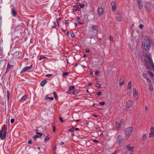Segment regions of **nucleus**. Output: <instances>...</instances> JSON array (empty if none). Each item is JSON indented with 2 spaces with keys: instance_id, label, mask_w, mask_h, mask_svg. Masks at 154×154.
<instances>
[{
  "instance_id": "f257e3e1",
  "label": "nucleus",
  "mask_w": 154,
  "mask_h": 154,
  "mask_svg": "<svg viewBox=\"0 0 154 154\" xmlns=\"http://www.w3.org/2000/svg\"><path fill=\"white\" fill-rule=\"evenodd\" d=\"M144 48L146 51H148L150 47V40L147 37L145 38L144 42Z\"/></svg>"
},
{
  "instance_id": "f03ea898",
  "label": "nucleus",
  "mask_w": 154,
  "mask_h": 154,
  "mask_svg": "<svg viewBox=\"0 0 154 154\" xmlns=\"http://www.w3.org/2000/svg\"><path fill=\"white\" fill-rule=\"evenodd\" d=\"M133 128L132 127H129L126 128L125 131V135L128 136H130L132 134Z\"/></svg>"
},
{
  "instance_id": "7ed1b4c3",
  "label": "nucleus",
  "mask_w": 154,
  "mask_h": 154,
  "mask_svg": "<svg viewBox=\"0 0 154 154\" xmlns=\"http://www.w3.org/2000/svg\"><path fill=\"white\" fill-rule=\"evenodd\" d=\"M116 18L117 20L119 21H121L122 19V13L120 11H117L116 13Z\"/></svg>"
},
{
  "instance_id": "20e7f679",
  "label": "nucleus",
  "mask_w": 154,
  "mask_h": 154,
  "mask_svg": "<svg viewBox=\"0 0 154 154\" xmlns=\"http://www.w3.org/2000/svg\"><path fill=\"white\" fill-rule=\"evenodd\" d=\"M7 128H6V130L5 131H4L3 134V131L2 130H0V138H1V139L2 140H4L5 137L6 136V133L7 132Z\"/></svg>"
},
{
  "instance_id": "39448f33",
  "label": "nucleus",
  "mask_w": 154,
  "mask_h": 154,
  "mask_svg": "<svg viewBox=\"0 0 154 154\" xmlns=\"http://www.w3.org/2000/svg\"><path fill=\"white\" fill-rule=\"evenodd\" d=\"M143 0H137L138 3L139 8L140 10H141L143 8Z\"/></svg>"
},
{
  "instance_id": "423d86ee",
  "label": "nucleus",
  "mask_w": 154,
  "mask_h": 154,
  "mask_svg": "<svg viewBox=\"0 0 154 154\" xmlns=\"http://www.w3.org/2000/svg\"><path fill=\"white\" fill-rule=\"evenodd\" d=\"M98 29L96 25H94L92 27V32L95 33H97L98 32Z\"/></svg>"
},
{
  "instance_id": "0eeeda50",
  "label": "nucleus",
  "mask_w": 154,
  "mask_h": 154,
  "mask_svg": "<svg viewBox=\"0 0 154 154\" xmlns=\"http://www.w3.org/2000/svg\"><path fill=\"white\" fill-rule=\"evenodd\" d=\"M133 91L134 97L136 100H137L138 97V94L137 91L135 88H133Z\"/></svg>"
},
{
  "instance_id": "6e6552de",
  "label": "nucleus",
  "mask_w": 154,
  "mask_h": 154,
  "mask_svg": "<svg viewBox=\"0 0 154 154\" xmlns=\"http://www.w3.org/2000/svg\"><path fill=\"white\" fill-rule=\"evenodd\" d=\"M150 132L149 133V137H153L154 136V128L152 126L150 129Z\"/></svg>"
},
{
  "instance_id": "1a4fd4ad",
  "label": "nucleus",
  "mask_w": 154,
  "mask_h": 154,
  "mask_svg": "<svg viewBox=\"0 0 154 154\" xmlns=\"http://www.w3.org/2000/svg\"><path fill=\"white\" fill-rule=\"evenodd\" d=\"M146 7L147 9V11H150L151 10L150 8V3L149 2H147L146 3Z\"/></svg>"
},
{
  "instance_id": "9d476101",
  "label": "nucleus",
  "mask_w": 154,
  "mask_h": 154,
  "mask_svg": "<svg viewBox=\"0 0 154 154\" xmlns=\"http://www.w3.org/2000/svg\"><path fill=\"white\" fill-rule=\"evenodd\" d=\"M124 77L123 76H122L120 78L119 80V84L120 86H122L123 85V84H124Z\"/></svg>"
},
{
  "instance_id": "9b49d317",
  "label": "nucleus",
  "mask_w": 154,
  "mask_h": 154,
  "mask_svg": "<svg viewBox=\"0 0 154 154\" xmlns=\"http://www.w3.org/2000/svg\"><path fill=\"white\" fill-rule=\"evenodd\" d=\"M132 104L133 103L132 101L129 100L126 103V107L127 108H129L132 106Z\"/></svg>"
},
{
  "instance_id": "f8f14e48",
  "label": "nucleus",
  "mask_w": 154,
  "mask_h": 154,
  "mask_svg": "<svg viewBox=\"0 0 154 154\" xmlns=\"http://www.w3.org/2000/svg\"><path fill=\"white\" fill-rule=\"evenodd\" d=\"M132 87V83L131 81H129L128 82V88L127 89V91L128 92H130L131 91V88Z\"/></svg>"
},
{
  "instance_id": "ddd939ff",
  "label": "nucleus",
  "mask_w": 154,
  "mask_h": 154,
  "mask_svg": "<svg viewBox=\"0 0 154 154\" xmlns=\"http://www.w3.org/2000/svg\"><path fill=\"white\" fill-rule=\"evenodd\" d=\"M103 13L104 10L102 8H98V13L99 15L100 16L102 15L103 14Z\"/></svg>"
},
{
  "instance_id": "4468645a",
  "label": "nucleus",
  "mask_w": 154,
  "mask_h": 154,
  "mask_svg": "<svg viewBox=\"0 0 154 154\" xmlns=\"http://www.w3.org/2000/svg\"><path fill=\"white\" fill-rule=\"evenodd\" d=\"M36 133V134H38V135L36 134L35 135V138H40L42 136H43L44 137L45 136V134H42L39 132H37Z\"/></svg>"
},
{
  "instance_id": "2eb2a0df",
  "label": "nucleus",
  "mask_w": 154,
  "mask_h": 154,
  "mask_svg": "<svg viewBox=\"0 0 154 154\" xmlns=\"http://www.w3.org/2000/svg\"><path fill=\"white\" fill-rule=\"evenodd\" d=\"M11 14L12 16L14 17H15L17 15V13L16 11L13 8H11Z\"/></svg>"
},
{
  "instance_id": "dca6fc26",
  "label": "nucleus",
  "mask_w": 154,
  "mask_h": 154,
  "mask_svg": "<svg viewBox=\"0 0 154 154\" xmlns=\"http://www.w3.org/2000/svg\"><path fill=\"white\" fill-rule=\"evenodd\" d=\"M122 140L123 138L122 137L121 135H119L117 138V142L121 143V141Z\"/></svg>"
},
{
  "instance_id": "f3484780",
  "label": "nucleus",
  "mask_w": 154,
  "mask_h": 154,
  "mask_svg": "<svg viewBox=\"0 0 154 154\" xmlns=\"http://www.w3.org/2000/svg\"><path fill=\"white\" fill-rule=\"evenodd\" d=\"M75 88V86H70L69 88V90L67 91V93L69 94H70L72 92V90H73Z\"/></svg>"
},
{
  "instance_id": "a211bd4d",
  "label": "nucleus",
  "mask_w": 154,
  "mask_h": 154,
  "mask_svg": "<svg viewBox=\"0 0 154 154\" xmlns=\"http://www.w3.org/2000/svg\"><path fill=\"white\" fill-rule=\"evenodd\" d=\"M120 125L118 122H116L115 124V129L117 130H118Z\"/></svg>"
},
{
  "instance_id": "6ab92c4d",
  "label": "nucleus",
  "mask_w": 154,
  "mask_h": 154,
  "mask_svg": "<svg viewBox=\"0 0 154 154\" xmlns=\"http://www.w3.org/2000/svg\"><path fill=\"white\" fill-rule=\"evenodd\" d=\"M126 147L129 149V150L132 151L133 150V147L131 146V145L130 144L127 145H126Z\"/></svg>"
},
{
  "instance_id": "aec40b11",
  "label": "nucleus",
  "mask_w": 154,
  "mask_h": 154,
  "mask_svg": "<svg viewBox=\"0 0 154 154\" xmlns=\"http://www.w3.org/2000/svg\"><path fill=\"white\" fill-rule=\"evenodd\" d=\"M28 95H26L23 96L21 98L19 102L24 101L27 98Z\"/></svg>"
},
{
  "instance_id": "412c9836",
  "label": "nucleus",
  "mask_w": 154,
  "mask_h": 154,
  "mask_svg": "<svg viewBox=\"0 0 154 154\" xmlns=\"http://www.w3.org/2000/svg\"><path fill=\"white\" fill-rule=\"evenodd\" d=\"M79 92V89H74L73 91V93L75 95L77 94Z\"/></svg>"
},
{
  "instance_id": "4be33fe9",
  "label": "nucleus",
  "mask_w": 154,
  "mask_h": 154,
  "mask_svg": "<svg viewBox=\"0 0 154 154\" xmlns=\"http://www.w3.org/2000/svg\"><path fill=\"white\" fill-rule=\"evenodd\" d=\"M21 54V53L20 51H16L15 52V55L17 56L18 55V57H20Z\"/></svg>"
},
{
  "instance_id": "5701e85b",
  "label": "nucleus",
  "mask_w": 154,
  "mask_h": 154,
  "mask_svg": "<svg viewBox=\"0 0 154 154\" xmlns=\"http://www.w3.org/2000/svg\"><path fill=\"white\" fill-rule=\"evenodd\" d=\"M12 66L10 65L9 63L8 64L7 66V67L6 71L8 72L10 70V69L11 68Z\"/></svg>"
},
{
  "instance_id": "b1692460",
  "label": "nucleus",
  "mask_w": 154,
  "mask_h": 154,
  "mask_svg": "<svg viewBox=\"0 0 154 154\" xmlns=\"http://www.w3.org/2000/svg\"><path fill=\"white\" fill-rule=\"evenodd\" d=\"M149 89L150 91H152L153 90V86L152 85V84H150L149 85Z\"/></svg>"
},
{
  "instance_id": "393cba45",
  "label": "nucleus",
  "mask_w": 154,
  "mask_h": 154,
  "mask_svg": "<svg viewBox=\"0 0 154 154\" xmlns=\"http://www.w3.org/2000/svg\"><path fill=\"white\" fill-rule=\"evenodd\" d=\"M147 135L146 134H144L142 137V140L145 141L146 139Z\"/></svg>"
},
{
  "instance_id": "a878e982",
  "label": "nucleus",
  "mask_w": 154,
  "mask_h": 154,
  "mask_svg": "<svg viewBox=\"0 0 154 154\" xmlns=\"http://www.w3.org/2000/svg\"><path fill=\"white\" fill-rule=\"evenodd\" d=\"M47 81L46 80H44L41 82L40 83V85L41 86H43L46 83Z\"/></svg>"
},
{
  "instance_id": "bb28decb",
  "label": "nucleus",
  "mask_w": 154,
  "mask_h": 154,
  "mask_svg": "<svg viewBox=\"0 0 154 154\" xmlns=\"http://www.w3.org/2000/svg\"><path fill=\"white\" fill-rule=\"evenodd\" d=\"M146 79L147 82L148 83L149 85L150 84H152V82L149 78H147Z\"/></svg>"
},
{
  "instance_id": "cd10ccee",
  "label": "nucleus",
  "mask_w": 154,
  "mask_h": 154,
  "mask_svg": "<svg viewBox=\"0 0 154 154\" xmlns=\"http://www.w3.org/2000/svg\"><path fill=\"white\" fill-rule=\"evenodd\" d=\"M45 99H49L50 100H52L54 99V98L53 97H49L48 95H46L45 97Z\"/></svg>"
},
{
  "instance_id": "c85d7f7f",
  "label": "nucleus",
  "mask_w": 154,
  "mask_h": 154,
  "mask_svg": "<svg viewBox=\"0 0 154 154\" xmlns=\"http://www.w3.org/2000/svg\"><path fill=\"white\" fill-rule=\"evenodd\" d=\"M32 67V66L31 65L29 66H26L25 67L26 71L30 69Z\"/></svg>"
},
{
  "instance_id": "c756f323",
  "label": "nucleus",
  "mask_w": 154,
  "mask_h": 154,
  "mask_svg": "<svg viewBox=\"0 0 154 154\" xmlns=\"http://www.w3.org/2000/svg\"><path fill=\"white\" fill-rule=\"evenodd\" d=\"M26 71V69L25 68V67L23 68L22 69L20 73V74Z\"/></svg>"
},
{
  "instance_id": "7c9ffc66",
  "label": "nucleus",
  "mask_w": 154,
  "mask_h": 154,
  "mask_svg": "<svg viewBox=\"0 0 154 154\" xmlns=\"http://www.w3.org/2000/svg\"><path fill=\"white\" fill-rule=\"evenodd\" d=\"M125 124V121L124 119H122L120 121V125L124 124Z\"/></svg>"
},
{
  "instance_id": "2f4dec72",
  "label": "nucleus",
  "mask_w": 154,
  "mask_h": 154,
  "mask_svg": "<svg viewBox=\"0 0 154 154\" xmlns=\"http://www.w3.org/2000/svg\"><path fill=\"white\" fill-rule=\"evenodd\" d=\"M142 75L145 79L147 78V74L144 72H143L142 74Z\"/></svg>"
},
{
  "instance_id": "473e14b6",
  "label": "nucleus",
  "mask_w": 154,
  "mask_h": 154,
  "mask_svg": "<svg viewBox=\"0 0 154 154\" xmlns=\"http://www.w3.org/2000/svg\"><path fill=\"white\" fill-rule=\"evenodd\" d=\"M53 75L52 74H47L45 75V76L47 77H50Z\"/></svg>"
},
{
  "instance_id": "72a5a7b5",
  "label": "nucleus",
  "mask_w": 154,
  "mask_h": 154,
  "mask_svg": "<svg viewBox=\"0 0 154 154\" xmlns=\"http://www.w3.org/2000/svg\"><path fill=\"white\" fill-rule=\"evenodd\" d=\"M49 138L47 136H46L45 137V141L46 142H48V140H49Z\"/></svg>"
},
{
  "instance_id": "f704fd0d",
  "label": "nucleus",
  "mask_w": 154,
  "mask_h": 154,
  "mask_svg": "<svg viewBox=\"0 0 154 154\" xmlns=\"http://www.w3.org/2000/svg\"><path fill=\"white\" fill-rule=\"evenodd\" d=\"M7 98L8 99V100L10 98V92L9 91H7Z\"/></svg>"
},
{
  "instance_id": "c9c22d12",
  "label": "nucleus",
  "mask_w": 154,
  "mask_h": 154,
  "mask_svg": "<svg viewBox=\"0 0 154 154\" xmlns=\"http://www.w3.org/2000/svg\"><path fill=\"white\" fill-rule=\"evenodd\" d=\"M61 20L60 18L58 20L57 19L56 20L57 21V24L58 26H59V23L61 22Z\"/></svg>"
},
{
  "instance_id": "e433bc0d",
  "label": "nucleus",
  "mask_w": 154,
  "mask_h": 154,
  "mask_svg": "<svg viewBox=\"0 0 154 154\" xmlns=\"http://www.w3.org/2000/svg\"><path fill=\"white\" fill-rule=\"evenodd\" d=\"M45 58H46L44 56H42L40 57V58L39 59V60H41Z\"/></svg>"
},
{
  "instance_id": "4c0bfd02",
  "label": "nucleus",
  "mask_w": 154,
  "mask_h": 154,
  "mask_svg": "<svg viewBox=\"0 0 154 154\" xmlns=\"http://www.w3.org/2000/svg\"><path fill=\"white\" fill-rule=\"evenodd\" d=\"M96 86L98 88H101V85L100 84L97 83L96 85Z\"/></svg>"
},
{
  "instance_id": "58836bf2",
  "label": "nucleus",
  "mask_w": 154,
  "mask_h": 154,
  "mask_svg": "<svg viewBox=\"0 0 154 154\" xmlns=\"http://www.w3.org/2000/svg\"><path fill=\"white\" fill-rule=\"evenodd\" d=\"M69 74V73L68 72H66L63 73V76H67V75Z\"/></svg>"
},
{
  "instance_id": "ea45409f",
  "label": "nucleus",
  "mask_w": 154,
  "mask_h": 154,
  "mask_svg": "<svg viewBox=\"0 0 154 154\" xmlns=\"http://www.w3.org/2000/svg\"><path fill=\"white\" fill-rule=\"evenodd\" d=\"M72 38H74L75 37V35L74 33L72 32V33L70 34Z\"/></svg>"
},
{
  "instance_id": "a19ab883",
  "label": "nucleus",
  "mask_w": 154,
  "mask_h": 154,
  "mask_svg": "<svg viewBox=\"0 0 154 154\" xmlns=\"http://www.w3.org/2000/svg\"><path fill=\"white\" fill-rule=\"evenodd\" d=\"M148 72L150 75H151L152 77L153 76V74L150 71H149Z\"/></svg>"
},
{
  "instance_id": "79ce46f5",
  "label": "nucleus",
  "mask_w": 154,
  "mask_h": 154,
  "mask_svg": "<svg viewBox=\"0 0 154 154\" xmlns=\"http://www.w3.org/2000/svg\"><path fill=\"white\" fill-rule=\"evenodd\" d=\"M145 110L146 112H149L148 109L146 106H145Z\"/></svg>"
},
{
  "instance_id": "37998d69",
  "label": "nucleus",
  "mask_w": 154,
  "mask_h": 154,
  "mask_svg": "<svg viewBox=\"0 0 154 154\" xmlns=\"http://www.w3.org/2000/svg\"><path fill=\"white\" fill-rule=\"evenodd\" d=\"M143 25L142 24H140L139 26V27L140 28V29H142L143 28Z\"/></svg>"
},
{
  "instance_id": "c03bdc74",
  "label": "nucleus",
  "mask_w": 154,
  "mask_h": 154,
  "mask_svg": "<svg viewBox=\"0 0 154 154\" xmlns=\"http://www.w3.org/2000/svg\"><path fill=\"white\" fill-rule=\"evenodd\" d=\"M80 10H81L80 8L79 7H77L75 9V10L76 11H80Z\"/></svg>"
},
{
  "instance_id": "a18cd8bd",
  "label": "nucleus",
  "mask_w": 154,
  "mask_h": 154,
  "mask_svg": "<svg viewBox=\"0 0 154 154\" xmlns=\"http://www.w3.org/2000/svg\"><path fill=\"white\" fill-rule=\"evenodd\" d=\"M76 19L78 22H80L81 21V19L79 17H77Z\"/></svg>"
},
{
  "instance_id": "49530a36",
  "label": "nucleus",
  "mask_w": 154,
  "mask_h": 154,
  "mask_svg": "<svg viewBox=\"0 0 154 154\" xmlns=\"http://www.w3.org/2000/svg\"><path fill=\"white\" fill-rule=\"evenodd\" d=\"M113 37L112 36H110V41H112V42H113Z\"/></svg>"
},
{
  "instance_id": "de8ad7c7",
  "label": "nucleus",
  "mask_w": 154,
  "mask_h": 154,
  "mask_svg": "<svg viewBox=\"0 0 154 154\" xmlns=\"http://www.w3.org/2000/svg\"><path fill=\"white\" fill-rule=\"evenodd\" d=\"M112 8L113 10H115L116 8V5H113L112 6Z\"/></svg>"
},
{
  "instance_id": "09e8293b",
  "label": "nucleus",
  "mask_w": 154,
  "mask_h": 154,
  "mask_svg": "<svg viewBox=\"0 0 154 154\" xmlns=\"http://www.w3.org/2000/svg\"><path fill=\"white\" fill-rule=\"evenodd\" d=\"M73 127H72V128H70V129H69V132H73Z\"/></svg>"
},
{
  "instance_id": "8fccbe9b",
  "label": "nucleus",
  "mask_w": 154,
  "mask_h": 154,
  "mask_svg": "<svg viewBox=\"0 0 154 154\" xmlns=\"http://www.w3.org/2000/svg\"><path fill=\"white\" fill-rule=\"evenodd\" d=\"M53 94H54V97L55 98H57V95L56 94V92L55 91L54 92Z\"/></svg>"
},
{
  "instance_id": "3c124183",
  "label": "nucleus",
  "mask_w": 154,
  "mask_h": 154,
  "mask_svg": "<svg viewBox=\"0 0 154 154\" xmlns=\"http://www.w3.org/2000/svg\"><path fill=\"white\" fill-rule=\"evenodd\" d=\"M105 103L104 102H101L100 103V104L101 105H104Z\"/></svg>"
},
{
  "instance_id": "603ef678",
  "label": "nucleus",
  "mask_w": 154,
  "mask_h": 154,
  "mask_svg": "<svg viewBox=\"0 0 154 154\" xmlns=\"http://www.w3.org/2000/svg\"><path fill=\"white\" fill-rule=\"evenodd\" d=\"M97 94L98 96H100L102 92L100 91L98 92L97 93Z\"/></svg>"
},
{
  "instance_id": "864d4df0",
  "label": "nucleus",
  "mask_w": 154,
  "mask_h": 154,
  "mask_svg": "<svg viewBox=\"0 0 154 154\" xmlns=\"http://www.w3.org/2000/svg\"><path fill=\"white\" fill-rule=\"evenodd\" d=\"M14 119H11V123H12L14 122Z\"/></svg>"
},
{
  "instance_id": "5fc2aeb1",
  "label": "nucleus",
  "mask_w": 154,
  "mask_h": 154,
  "mask_svg": "<svg viewBox=\"0 0 154 154\" xmlns=\"http://www.w3.org/2000/svg\"><path fill=\"white\" fill-rule=\"evenodd\" d=\"M60 120L61 121V122L62 123L63 122V120L62 118L61 117H60L59 118Z\"/></svg>"
},
{
  "instance_id": "6e6d98bb",
  "label": "nucleus",
  "mask_w": 154,
  "mask_h": 154,
  "mask_svg": "<svg viewBox=\"0 0 154 154\" xmlns=\"http://www.w3.org/2000/svg\"><path fill=\"white\" fill-rule=\"evenodd\" d=\"M80 7L82 8H83L85 7V6L84 5H80Z\"/></svg>"
},
{
  "instance_id": "4d7b16f0",
  "label": "nucleus",
  "mask_w": 154,
  "mask_h": 154,
  "mask_svg": "<svg viewBox=\"0 0 154 154\" xmlns=\"http://www.w3.org/2000/svg\"><path fill=\"white\" fill-rule=\"evenodd\" d=\"M53 131L55 132V127L54 126H53Z\"/></svg>"
},
{
  "instance_id": "13d9d810",
  "label": "nucleus",
  "mask_w": 154,
  "mask_h": 154,
  "mask_svg": "<svg viewBox=\"0 0 154 154\" xmlns=\"http://www.w3.org/2000/svg\"><path fill=\"white\" fill-rule=\"evenodd\" d=\"M85 51L86 52H88L90 51V50L88 48H86L85 49Z\"/></svg>"
},
{
  "instance_id": "bf43d9fd",
  "label": "nucleus",
  "mask_w": 154,
  "mask_h": 154,
  "mask_svg": "<svg viewBox=\"0 0 154 154\" xmlns=\"http://www.w3.org/2000/svg\"><path fill=\"white\" fill-rule=\"evenodd\" d=\"M69 23V20H65V23L66 24H68Z\"/></svg>"
},
{
  "instance_id": "052dcab7",
  "label": "nucleus",
  "mask_w": 154,
  "mask_h": 154,
  "mask_svg": "<svg viewBox=\"0 0 154 154\" xmlns=\"http://www.w3.org/2000/svg\"><path fill=\"white\" fill-rule=\"evenodd\" d=\"M80 4L79 2H77L76 4V5L77 6H79L80 5Z\"/></svg>"
},
{
  "instance_id": "680f3d73",
  "label": "nucleus",
  "mask_w": 154,
  "mask_h": 154,
  "mask_svg": "<svg viewBox=\"0 0 154 154\" xmlns=\"http://www.w3.org/2000/svg\"><path fill=\"white\" fill-rule=\"evenodd\" d=\"M32 142V140H28V143L29 144H31V143Z\"/></svg>"
},
{
  "instance_id": "e2e57ef3",
  "label": "nucleus",
  "mask_w": 154,
  "mask_h": 154,
  "mask_svg": "<svg viewBox=\"0 0 154 154\" xmlns=\"http://www.w3.org/2000/svg\"><path fill=\"white\" fill-rule=\"evenodd\" d=\"M93 141L94 142H96V143H98V141L96 140H93Z\"/></svg>"
},
{
  "instance_id": "0e129e2a",
  "label": "nucleus",
  "mask_w": 154,
  "mask_h": 154,
  "mask_svg": "<svg viewBox=\"0 0 154 154\" xmlns=\"http://www.w3.org/2000/svg\"><path fill=\"white\" fill-rule=\"evenodd\" d=\"M63 144H64V143L62 141L60 143V145H61V146L63 145Z\"/></svg>"
},
{
  "instance_id": "69168bd1",
  "label": "nucleus",
  "mask_w": 154,
  "mask_h": 154,
  "mask_svg": "<svg viewBox=\"0 0 154 154\" xmlns=\"http://www.w3.org/2000/svg\"><path fill=\"white\" fill-rule=\"evenodd\" d=\"M99 73V72L98 71H96L95 72V74L97 75H98Z\"/></svg>"
},
{
  "instance_id": "338daca9",
  "label": "nucleus",
  "mask_w": 154,
  "mask_h": 154,
  "mask_svg": "<svg viewBox=\"0 0 154 154\" xmlns=\"http://www.w3.org/2000/svg\"><path fill=\"white\" fill-rule=\"evenodd\" d=\"M90 122V121H89V122H86V125H88L89 124V122Z\"/></svg>"
},
{
  "instance_id": "774afa93",
  "label": "nucleus",
  "mask_w": 154,
  "mask_h": 154,
  "mask_svg": "<svg viewBox=\"0 0 154 154\" xmlns=\"http://www.w3.org/2000/svg\"><path fill=\"white\" fill-rule=\"evenodd\" d=\"M90 74L91 75H93V73L92 71H90Z\"/></svg>"
}]
</instances>
